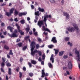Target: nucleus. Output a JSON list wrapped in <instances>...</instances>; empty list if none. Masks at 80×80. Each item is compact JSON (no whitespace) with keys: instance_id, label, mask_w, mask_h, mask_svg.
<instances>
[{"instance_id":"1","label":"nucleus","mask_w":80,"mask_h":80,"mask_svg":"<svg viewBox=\"0 0 80 80\" xmlns=\"http://www.w3.org/2000/svg\"><path fill=\"white\" fill-rule=\"evenodd\" d=\"M75 52V53L77 54V56L76 57V60L77 61H80V54L79 53V52L77 50V48H74L72 50L73 52Z\"/></svg>"},{"instance_id":"2","label":"nucleus","mask_w":80,"mask_h":80,"mask_svg":"<svg viewBox=\"0 0 80 80\" xmlns=\"http://www.w3.org/2000/svg\"><path fill=\"white\" fill-rule=\"evenodd\" d=\"M35 42H34L33 41H32L31 42V47H32L31 49V50L32 51V54H33H33H34V53H33L32 52V51H33V50H34V48H35Z\"/></svg>"},{"instance_id":"3","label":"nucleus","mask_w":80,"mask_h":80,"mask_svg":"<svg viewBox=\"0 0 80 80\" xmlns=\"http://www.w3.org/2000/svg\"><path fill=\"white\" fill-rule=\"evenodd\" d=\"M66 29L67 30L71 32H75V29L72 27H70L69 28H67Z\"/></svg>"},{"instance_id":"4","label":"nucleus","mask_w":80,"mask_h":80,"mask_svg":"<svg viewBox=\"0 0 80 80\" xmlns=\"http://www.w3.org/2000/svg\"><path fill=\"white\" fill-rule=\"evenodd\" d=\"M47 18H52V15H46L44 16V22H46L47 21Z\"/></svg>"},{"instance_id":"5","label":"nucleus","mask_w":80,"mask_h":80,"mask_svg":"<svg viewBox=\"0 0 80 80\" xmlns=\"http://www.w3.org/2000/svg\"><path fill=\"white\" fill-rule=\"evenodd\" d=\"M9 36L10 37H18V35L16 34V33L14 32L13 34H10L9 33H8Z\"/></svg>"},{"instance_id":"6","label":"nucleus","mask_w":80,"mask_h":80,"mask_svg":"<svg viewBox=\"0 0 80 80\" xmlns=\"http://www.w3.org/2000/svg\"><path fill=\"white\" fill-rule=\"evenodd\" d=\"M68 68L69 69H71L72 68V63L71 61L69 62L68 65Z\"/></svg>"},{"instance_id":"7","label":"nucleus","mask_w":80,"mask_h":80,"mask_svg":"<svg viewBox=\"0 0 80 80\" xmlns=\"http://www.w3.org/2000/svg\"><path fill=\"white\" fill-rule=\"evenodd\" d=\"M63 15L64 16H66V19L68 20L70 18V15H69V14L67 12H63Z\"/></svg>"},{"instance_id":"8","label":"nucleus","mask_w":80,"mask_h":80,"mask_svg":"<svg viewBox=\"0 0 80 80\" xmlns=\"http://www.w3.org/2000/svg\"><path fill=\"white\" fill-rule=\"evenodd\" d=\"M48 76V73H46L45 74V73L44 72V70H42V76H41L42 77H44V76Z\"/></svg>"},{"instance_id":"9","label":"nucleus","mask_w":80,"mask_h":80,"mask_svg":"<svg viewBox=\"0 0 80 80\" xmlns=\"http://www.w3.org/2000/svg\"><path fill=\"white\" fill-rule=\"evenodd\" d=\"M42 30H44L45 31H47L48 32H49V33H51V31H50L49 29H48V28H45V26H44L42 27Z\"/></svg>"},{"instance_id":"10","label":"nucleus","mask_w":80,"mask_h":80,"mask_svg":"<svg viewBox=\"0 0 80 80\" xmlns=\"http://www.w3.org/2000/svg\"><path fill=\"white\" fill-rule=\"evenodd\" d=\"M43 24V22L42 21H39L38 22V25L40 28H41V27Z\"/></svg>"},{"instance_id":"11","label":"nucleus","mask_w":80,"mask_h":80,"mask_svg":"<svg viewBox=\"0 0 80 80\" xmlns=\"http://www.w3.org/2000/svg\"><path fill=\"white\" fill-rule=\"evenodd\" d=\"M54 43H56L57 42V41L56 40V37H53L51 40Z\"/></svg>"},{"instance_id":"12","label":"nucleus","mask_w":80,"mask_h":80,"mask_svg":"<svg viewBox=\"0 0 80 80\" xmlns=\"http://www.w3.org/2000/svg\"><path fill=\"white\" fill-rule=\"evenodd\" d=\"M73 26L74 28L76 30H79V29L78 28L77 25L75 23H73L72 25Z\"/></svg>"},{"instance_id":"13","label":"nucleus","mask_w":80,"mask_h":80,"mask_svg":"<svg viewBox=\"0 0 80 80\" xmlns=\"http://www.w3.org/2000/svg\"><path fill=\"white\" fill-rule=\"evenodd\" d=\"M26 14H27V12H24L23 13L21 12L19 14V16L21 17V16H22V15H26Z\"/></svg>"},{"instance_id":"14","label":"nucleus","mask_w":80,"mask_h":80,"mask_svg":"<svg viewBox=\"0 0 80 80\" xmlns=\"http://www.w3.org/2000/svg\"><path fill=\"white\" fill-rule=\"evenodd\" d=\"M50 60H51L52 63L54 62V58H53V55L52 54L51 58H50Z\"/></svg>"},{"instance_id":"15","label":"nucleus","mask_w":80,"mask_h":80,"mask_svg":"<svg viewBox=\"0 0 80 80\" xmlns=\"http://www.w3.org/2000/svg\"><path fill=\"white\" fill-rule=\"evenodd\" d=\"M31 55H32L33 56V55H35V53H38V52L39 51H37V50L35 49L34 50V52H33V50L32 51V52H33V53H34V54H33V53H32V51L31 50Z\"/></svg>"},{"instance_id":"16","label":"nucleus","mask_w":80,"mask_h":80,"mask_svg":"<svg viewBox=\"0 0 80 80\" xmlns=\"http://www.w3.org/2000/svg\"><path fill=\"white\" fill-rule=\"evenodd\" d=\"M14 10H15V8H11L9 11V13H10L12 15V13H13V11H14Z\"/></svg>"},{"instance_id":"17","label":"nucleus","mask_w":80,"mask_h":80,"mask_svg":"<svg viewBox=\"0 0 80 80\" xmlns=\"http://www.w3.org/2000/svg\"><path fill=\"white\" fill-rule=\"evenodd\" d=\"M54 50L55 51V55H57V54H58V52H59V50L54 49Z\"/></svg>"},{"instance_id":"18","label":"nucleus","mask_w":80,"mask_h":80,"mask_svg":"<svg viewBox=\"0 0 80 80\" xmlns=\"http://www.w3.org/2000/svg\"><path fill=\"white\" fill-rule=\"evenodd\" d=\"M8 30H10V32H12V30H13V28L11 26H9L8 27Z\"/></svg>"},{"instance_id":"19","label":"nucleus","mask_w":80,"mask_h":80,"mask_svg":"<svg viewBox=\"0 0 80 80\" xmlns=\"http://www.w3.org/2000/svg\"><path fill=\"white\" fill-rule=\"evenodd\" d=\"M64 39L65 41H69L70 40V38L68 37H66L64 38Z\"/></svg>"},{"instance_id":"20","label":"nucleus","mask_w":80,"mask_h":80,"mask_svg":"<svg viewBox=\"0 0 80 80\" xmlns=\"http://www.w3.org/2000/svg\"><path fill=\"white\" fill-rule=\"evenodd\" d=\"M8 74H9V75H12V69L11 68H8Z\"/></svg>"},{"instance_id":"21","label":"nucleus","mask_w":80,"mask_h":80,"mask_svg":"<svg viewBox=\"0 0 80 80\" xmlns=\"http://www.w3.org/2000/svg\"><path fill=\"white\" fill-rule=\"evenodd\" d=\"M5 15H7V16H10L11 15H12L10 13V12H6L5 13Z\"/></svg>"},{"instance_id":"22","label":"nucleus","mask_w":80,"mask_h":80,"mask_svg":"<svg viewBox=\"0 0 80 80\" xmlns=\"http://www.w3.org/2000/svg\"><path fill=\"white\" fill-rule=\"evenodd\" d=\"M38 9L39 11L41 12H43L44 11V9L43 8H39Z\"/></svg>"},{"instance_id":"23","label":"nucleus","mask_w":80,"mask_h":80,"mask_svg":"<svg viewBox=\"0 0 80 80\" xmlns=\"http://www.w3.org/2000/svg\"><path fill=\"white\" fill-rule=\"evenodd\" d=\"M54 47V46L53 45H50L48 46V48H52Z\"/></svg>"},{"instance_id":"24","label":"nucleus","mask_w":80,"mask_h":80,"mask_svg":"<svg viewBox=\"0 0 80 80\" xmlns=\"http://www.w3.org/2000/svg\"><path fill=\"white\" fill-rule=\"evenodd\" d=\"M8 60L6 62V64L7 66V67H10V66H11V64H10V63H9V62H7H7H8Z\"/></svg>"},{"instance_id":"25","label":"nucleus","mask_w":80,"mask_h":80,"mask_svg":"<svg viewBox=\"0 0 80 80\" xmlns=\"http://www.w3.org/2000/svg\"><path fill=\"white\" fill-rule=\"evenodd\" d=\"M20 22L22 24H23L25 23V21L24 19H22Z\"/></svg>"},{"instance_id":"26","label":"nucleus","mask_w":80,"mask_h":80,"mask_svg":"<svg viewBox=\"0 0 80 80\" xmlns=\"http://www.w3.org/2000/svg\"><path fill=\"white\" fill-rule=\"evenodd\" d=\"M63 51H61L59 53V56H62L63 55Z\"/></svg>"},{"instance_id":"27","label":"nucleus","mask_w":80,"mask_h":80,"mask_svg":"<svg viewBox=\"0 0 80 80\" xmlns=\"http://www.w3.org/2000/svg\"><path fill=\"white\" fill-rule=\"evenodd\" d=\"M18 12L17 11V10H15V11L14 12V15H15V16H17V15H18Z\"/></svg>"},{"instance_id":"28","label":"nucleus","mask_w":80,"mask_h":80,"mask_svg":"<svg viewBox=\"0 0 80 80\" xmlns=\"http://www.w3.org/2000/svg\"><path fill=\"white\" fill-rule=\"evenodd\" d=\"M35 19L34 20V22L35 23H37V21L38 20V17L36 16L35 17Z\"/></svg>"},{"instance_id":"29","label":"nucleus","mask_w":80,"mask_h":80,"mask_svg":"<svg viewBox=\"0 0 80 80\" xmlns=\"http://www.w3.org/2000/svg\"><path fill=\"white\" fill-rule=\"evenodd\" d=\"M19 30V32L20 33L21 35H24V32H22V30L20 29L19 30Z\"/></svg>"},{"instance_id":"30","label":"nucleus","mask_w":80,"mask_h":80,"mask_svg":"<svg viewBox=\"0 0 80 80\" xmlns=\"http://www.w3.org/2000/svg\"><path fill=\"white\" fill-rule=\"evenodd\" d=\"M31 62L33 64H34V65L37 63V62L35 61L32 60L31 61Z\"/></svg>"},{"instance_id":"31","label":"nucleus","mask_w":80,"mask_h":80,"mask_svg":"<svg viewBox=\"0 0 80 80\" xmlns=\"http://www.w3.org/2000/svg\"><path fill=\"white\" fill-rule=\"evenodd\" d=\"M35 15H37L38 16H39L40 15V14L39 13V12L37 11L35 12Z\"/></svg>"},{"instance_id":"32","label":"nucleus","mask_w":80,"mask_h":80,"mask_svg":"<svg viewBox=\"0 0 80 80\" xmlns=\"http://www.w3.org/2000/svg\"><path fill=\"white\" fill-rule=\"evenodd\" d=\"M2 59L3 62H5L6 61V59L4 57H3L2 58Z\"/></svg>"},{"instance_id":"33","label":"nucleus","mask_w":80,"mask_h":80,"mask_svg":"<svg viewBox=\"0 0 80 80\" xmlns=\"http://www.w3.org/2000/svg\"><path fill=\"white\" fill-rule=\"evenodd\" d=\"M48 65L50 68H52V67H53V66L51 63H49L48 64Z\"/></svg>"},{"instance_id":"34","label":"nucleus","mask_w":80,"mask_h":80,"mask_svg":"<svg viewBox=\"0 0 80 80\" xmlns=\"http://www.w3.org/2000/svg\"><path fill=\"white\" fill-rule=\"evenodd\" d=\"M16 26L17 27L18 30H19L20 29V27L19 26H18V24H16Z\"/></svg>"},{"instance_id":"35","label":"nucleus","mask_w":80,"mask_h":80,"mask_svg":"<svg viewBox=\"0 0 80 80\" xmlns=\"http://www.w3.org/2000/svg\"><path fill=\"white\" fill-rule=\"evenodd\" d=\"M38 40L39 43L42 42V40L41 39H40V38H38Z\"/></svg>"},{"instance_id":"36","label":"nucleus","mask_w":80,"mask_h":80,"mask_svg":"<svg viewBox=\"0 0 80 80\" xmlns=\"http://www.w3.org/2000/svg\"><path fill=\"white\" fill-rule=\"evenodd\" d=\"M49 21L53 23L55 21V19H52V20H49Z\"/></svg>"},{"instance_id":"37","label":"nucleus","mask_w":80,"mask_h":80,"mask_svg":"<svg viewBox=\"0 0 80 80\" xmlns=\"http://www.w3.org/2000/svg\"><path fill=\"white\" fill-rule=\"evenodd\" d=\"M68 45H69L70 47H72V43H70V42H68Z\"/></svg>"},{"instance_id":"38","label":"nucleus","mask_w":80,"mask_h":80,"mask_svg":"<svg viewBox=\"0 0 80 80\" xmlns=\"http://www.w3.org/2000/svg\"><path fill=\"white\" fill-rule=\"evenodd\" d=\"M9 54V55H13V53H12V50L10 51Z\"/></svg>"},{"instance_id":"39","label":"nucleus","mask_w":80,"mask_h":80,"mask_svg":"<svg viewBox=\"0 0 80 80\" xmlns=\"http://www.w3.org/2000/svg\"><path fill=\"white\" fill-rule=\"evenodd\" d=\"M30 30V28L28 27V28H26V30L27 32H29V30Z\"/></svg>"},{"instance_id":"40","label":"nucleus","mask_w":80,"mask_h":80,"mask_svg":"<svg viewBox=\"0 0 80 80\" xmlns=\"http://www.w3.org/2000/svg\"><path fill=\"white\" fill-rule=\"evenodd\" d=\"M39 55V56H42V52L41 51H38V52Z\"/></svg>"},{"instance_id":"41","label":"nucleus","mask_w":80,"mask_h":80,"mask_svg":"<svg viewBox=\"0 0 80 80\" xmlns=\"http://www.w3.org/2000/svg\"><path fill=\"white\" fill-rule=\"evenodd\" d=\"M27 46H24L22 48L23 50H25V49H27Z\"/></svg>"},{"instance_id":"42","label":"nucleus","mask_w":80,"mask_h":80,"mask_svg":"<svg viewBox=\"0 0 80 80\" xmlns=\"http://www.w3.org/2000/svg\"><path fill=\"white\" fill-rule=\"evenodd\" d=\"M4 48L6 49V50H8V49H9V48H8V47L5 45L4 46Z\"/></svg>"},{"instance_id":"43","label":"nucleus","mask_w":80,"mask_h":80,"mask_svg":"<svg viewBox=\"0 0 80 80\" xmlns=\"http://www.w3.org/2000/svg\"><path fill=\"white\" fill-rule=\"evenodd\" d=\"M39 47H40V45H39V44H37L36 45V47L37 49H38V48H39Z\"/></svg>"},{"instance_id":"44","label":"nucleus","mask_w":80,"mask_h":80,"mask_svg":"<svg viewBox=\"0 0 80 80\" xmlns=\"http://www.w3.org/2000/svg\"><path fill=\"white\" fill-rule=\"evenodd\" d=\"M5 65V63L4 62H2L1 63V66L2 67H3Z\"/></svg>"},{"instance_id":"45","label":"nucleus","mask_w":80,"mask_h":80,"mask_svg":"<svg viewBox=\"0 0 80 80\" xmlns=\"http://www.w3.org/2000/svg\"><path fill=\"white\" fill-rule=\"evenodd\" d=\"M18 46L19 47H21L22 46V43H19L18 44Z\"/></svg>"},{"instance_id":"46","label":"nucleus","mask_w":80,"mask_h":80,"mask_svg":"<svg viewBox=\"0 0 80 80\" xmlns=\"http://www.w3.org/2000/svg\"><path fill=\"white\" fill-rule=\"evenodd\" d=\"M42 57V59L43 60H44V59H45V54H43Z\"/></svg>"},{"instance_id":"47","label":"nucleus","mask_w":80,"mask_h":80,"mask_svg":"<svg viewBox=\"0 0 80 80\" xmlns=\"http://www.w3.org/2000/svg\"><path fill=\"white\" fill-rule=\"evenodd\" d=\"M29 75L30 77H32V76L33 75V73L30 72L29 73Z\"/></svg>"},{"instance_id":"48","label":"nucleus","mask_w":80,"mask_h":80,"mask_svg":"<svg viewBox=\"0 0 80 80\" xmlns=\"http://www.w3.org/2000/svg\"><path fill=\"white\" fill-rule=\"evenodd\" d=\"M19 75H20L19 77L20 78H21V77H22V73L21 72H19Z\"/></svg>"},{"instance_id":"49","label":"nucleus","mask_w":80,"mask_h":80,"mask_svg":"<svg viewBox=\"0 0 80 80\" xmlns=\"http://www.w3.org/2000/svg\"><path fill=\"white\" fill-rule=\"evenodd\" d=\"M68 58V56L67 55H64L63 57V58L65 59V58Z\"/></svg>"},{"instance_id":"50","label":"nucleus","mask_w":80,"mask_h":80,"mask_svg":"<svg viewBox=\"0 0 80 80\" xmlns=\"http://www.w3.org/2000/svg\"><path fill=\"white\" fill-rule=\"evenodd\" d=\"M6 5V3L4 2L3 3L1 4V5L2 7L3 6H4L5 5Z\"/></svg>"},{"instance_id":"51","label":"nucleus","mask_w":80,"mask_h":80,"mask_svg":"<svg viewBox=\"0 0 80 80\" xmlns=\"http://www.w3.org/2000/svg\"><path fill=\"white\" fill-rule=\"evenodd\" d=\"M33 33H34L35 36H37V35H38V33H37V32H33Z\"/></svg>"},{"instance_id":"52","label":"nucleus","mask_w":80,"mask_h":80,"mask_svg":"<svg viewBox=\"0 0 80 80\" xmlns=\"http://www.w3.org/2000/svg\"><path fill=\"white\" fill-rule=\"evenodd\" d=\"M28 64L29 66V67H32V64H31V63H30L29 62H28Z\"/></svg>"},{"instance_id":"53","label":"nucleus","mask_w":80,"mask_h":80,"mask_svg":"<svg viewBox=\"0 0 80 80\" xmlns=\"http://www.w3.org/2000/svg\"><path fill=\"white\" fill-rule=\"evenodd\" d=\"M14 21L15 22H17L18 21V19L17 18H14Z\"/></svg>"},{"instance_id":"54","label":"nucleus","mask_w":80,"mask_h":80,"mask_svg":"<svg viewBox=\"0 0 80 80\" xmlns=\"http://www.w3.org/2000/svg\"><path fill=\"white\" fill-rule=\"evenodd\" d=\"M20 61L21 63H22V61H23V58H21Z\"/></svg>"},{"instance_id":"55","label":"nucleus","mask_w":80,"mask_h":80,"mask_svg":"<svg viewBox=\"0 0 80 80\" xmlns=\"http://www.w3.org/2000/svg\"><path fill=\"white\" fill-rule=\"evenodd\" d=\"M1 25L2 27H4L5 26V24L3 22H2L1 23Z\"/></svg>"},{"instance_id":"56","label":"nucleus","mask_w":80,"mask_h":80,"mask_svg":"<svg viewBox=\"0 0 80 80\" xmlns=\"http://www.w3.org/2000/svg\"><path fill=\"white\" fill-rule=\"evenodd\" d=\"M51 3H55V0H50Z\"/></svg>"},{"instance_id":"57","label":"nucleus","mask_w":80,"mask_h":80,"mask_svg":"<svg viewBox=\"0 0 80 80\" xmlns=\"http://www.w3.org/2000/svg\"><path fill=\"white\" fill-rule=\"evenodd\" d=\"M29 37H30L29 36H28L25 38V40H27V39H28V38H29Z\"/></svg>"},{"instance_id":"58","label":"nucleus","mask_w":80,"mask_h":80,"mask_svg":"<svg viewBox=\"0 0 80 80\" xmlns=\"http://www.w3.org/2000/svg\"><path fill=\"white\" fill-rule=\"evenodd\" d=\"M38 60L39 61V62H41L42 61V58L39 57L38 59Z\"/></svg>"},{"instance_id":"59","label":"nucleus","mask_w":80,"mask_h":80,"mask_svg":"<svg viewBox=\"0 0 80 80\" xmlns=\"http://www.w3.org/2000/svg\"><path fill=\"white\" fill-rule=\"evenodd\" d=\"M31 7L32 9H33V8H34V6H33V5H31Z\"/></svg>"},{"instance_id":"60","label":"nucleus","mask_w":80,"mask_h":80,"mask_svg":"<svg viewBox=\"0 0 80 80\" xmlns=\"http://www.w3.org/2000/svg\"><path fill=\"white\" fill-rule=\"evenodd\" d=\"M16 70H17V72H19V70H20V69L19 68V67H18L16 69Z\"/></svg>"},{"instance_id":"61","label":"nucleus","mask_w":80,"mask_h":80,"mask_svg":"<svg viewBox=\"0 0 80 80\" xmlns=\"http://www.w3.org/2000/svg\"><path fill=\"white\" fill-rule=\"evenodd\" d=\"M23 70L24 71H26V68H25V67H23Z\"/></svg>"},{"instance_id":"62","label":"nucleus","mask_w":80,"mask_h":80,"mask_svg":"<svg viewBox=\"0 0 80 80\" xmlns=\"http://www.w3.org/2000/svg\"><path fill=\"white\" fill-rule=\"evenodd\" d=\"M7 57L8 58H10V55H8V54H7Z\"/></svg>"},{"instance_id":"63","label":"nucleus","mask_w":80,"mask_h":80,"mask_svg":"<svg viewBox=\"0 0 80 80\" xmlns=\"http://www.w3.org/2000/svg\"><path fill=\"white\" fill-rule=\"evenodd\" d=\"M6 80H8V76H7V75H6Z\"/></svg>"},{"instance_id":"64","label":"nucleus","mask_w":80,"mask_h":80,"mask_svg":"<svg viewBox=\"0 0 80 80\" xmlns=\"http://www.w3.org/2000/svg\"><path fill=\"white\" fill-rule=\"evenodd\" d=\"M1 70L2 72H4V70H3V68H1Z\"/></svg>"}]
</instances>
